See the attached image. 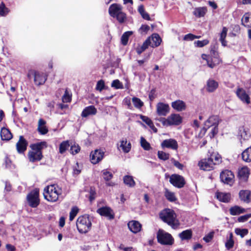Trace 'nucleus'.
Instances as JSON below:
<instances>
[{"label": "nucleus", "instance_id": "f257e3e1", "mask_svg": "<svg viewBox=\"0 0 251 251\" xmlns=\"http://www.w3.org/2000/svg\"><path fill=\"white\" fill-rule=\"evenodd\" d=\"M47 143L42 141L31 144L30 147L31 151L28 153V157L31 162L40 161L43 158L42 150L47 147Z\"/></svg>", "mask_w": 251, "mask_h": 251}, {"label": "nucleus", "instance_id": "f03ea898", "mask_svg": "<svg viewBox=\"0 0 251 251\" xmlns=\"http://www.w3.org/2000/svg\"><path fill=\"white\" fill-rule=\"evenodd\" d=\"M160 219L173 229H177L180 223L176 219V216L174 211L170 209H165L162 210L159 214Z\"/></svg>", "mask_w": 251, "mask_h": 251}, {"label": "nucleus", "instance_id": "7ed1b4c3", "mask_svg": "<svg viewBox=\"0 0 251 251\" xmlns=\"http://www.w3.org/2000/svg\"><path fill=\"white\" fill-rule=\"evenodd\" d=\"M221 162V157L216 153H212L210 157L201 160L199 163L200 168L206 171L214 169V166Z\"/></svg>", "mask_w": 251, "mask_h": 251}, {"label": "nucleus", "instance_id": "20e7f679", "mask_svg": "<svg viewBox=\"0 0 251 251\" xmlns=\"http://www.w3.org/2000/svg\"><path fill=\"white\" fill-rule=\"evenodd\" d=\"M109 15L116 18L120 24L125 23L126 20V14L123 11L122 5L118 3L111 4L108 9Z\"/></svg>", "mask_w": 251, "mask_h": 251}, {"label": "nucleus", "instance_id": "39448f33", "mask_svg": "<svg viewBox=\"0 0 251 251\" xmlns=\"http://www.w3.org/2000/svg\"><path fill=\"white\" fill-rule=\"evenodd\" d=\"M61 193V189L57 185L53 184L45 187L43 195L45 199L48 201L55 202L58 200L59 196Z\"/></svg>", "mask_w": 251, "mask_h": 251}, {"label": "nucleus", "instance_id": "423d86ee", "mask_svg": "<svg viewBox=\"0 0 251 251\" xmlns=\"http://www.w3.org/2000/svg\"><path fill=\"white\" fill-rule=\"evenodd\" d=\"M78 231L80 233H86L91 229V221L88 215H83L79 216L76 222Z\"/></svg>", "mask_w": 251, "mask_h": 251}, {"label": "nucleus", "instance_id": "0eeeda50", "mask_svg": "<svg viewBox=\"0 0 251 251\" xmlns=\"http://www.w3.org/2000/svg\"><path fill=\"white\" fill-rule=\"evenodd\" d=\"M27 76L29 79H31L33 77L34 83L37 86L43 85L48 77V75L46 74L34 70H29L28 72Z\"/></svg>", "mask_w": 251, "mask_h": 251}, {"label": "nucleus", "instance_id": "6e6552de", "mask_svg": "<svg viewBox=\"0 0 251 251\" xmlns=\"http://www.w3.org/2000/svg\"><path fill=\"white\" fill-rule=\"evenodd\" d=\"M158 121L164 126H169L179 125L182 123V118L178 114H171L167 118H160Z\"/></svg>", "mask_w": 251, "mask_h": 251}, {"label": "nucleus", "instance_id": "1a4fd4ad", "mask_svg": "<svg viewBox=\"0 0 251 251\" xmlns=\"http://www.w3.org/2000/svg\"><path fill=\"white\" fill-rule=\"evenodd\" d=\"M201 58L202 59L206 61L207 66L212 69L214 68L222 62L221 59L219 57L218 53L215 50L211 51L210 55L202 54L201 55Z\"/></svg>", "mask_w": 251, "mask_h": 251}, {"label": "nucleus", "instance_id": "9d476101", "mask_svg": "<svg viewBox=\"0 0 251 251\" xmlns=\"http://www.w3.org/2000/svg\"><path fill=\"white\" fill-rule=\"evenodd\" d=\"M39 196V192L37 189L32 191L27 195L26 197L27 201L30 207L35 208L38 206L40 203Z\"/></svg>", "mask_w": 251, "mask_h": 251}, {"label": "nucleus", "instance_id": "9b49d317", "mask_svg": "<svg viewBox=\"0 0 251 251\" xmlns=\"http://www.w3.org/2000/svg\"><path fill=\"white\" fill-rule=\"evenodd\" d=\"M158 242L163 245H172L173 239L171 235L163 230L159 229L157 235Z\"/></svg>", "mask_w": 251, "mask_h": 251}, {"label": "nucleus", "instance_id": "f8f14e48", "mask_svg": "<svg viewBox=\"0 0 251 251\" xmlns=\"http://www.w3.org/2000/svg\"><path fill=\"white\" fill-rule=\"evenodd\" d=\"M170 182L175 187L178 188H181L185 184V181L184 177L177 174H173L170 176Z\"/></svg>", "mask_w": 251, "mask_h": 251}, {"label": "nucleus", "instance_id": "ddd939ff", "mask_svg": "<svg viewBox=\"0 0 251 251\" xmlns=\"http://www.w3.org/2000/svg\"><path fill=\"white\" fill-rule=\"evenodd\" d=\"M234 177V176L232 172L228 170L223 171L220 174L221 181L227 184H232Z\"/></svg>", "mask_w": 251, "mask_h": 251}, {"label": "nucleus", "instance_id": "4468645a", "mask_svg": "<svg viewBox=\"0 0 251 251\" xmlns=\"http://www.w3.org/2000/svg\"><path fill=\"white\" fill-rule=\"evenodd\" d=\"M156 113L159 116H166L170 112V107L168 104L159 102L157 103Z\"/></svg>", "mask_w": 251, "mask_h": 251}, {"label": "nucleus", "instance_id": "2eb2a0df", "mask_svg": "<svg viewBox=\"0 0 251 251\" xmlns=\"http://www.w3.org/2000/svg\"><path fill=\"white\" fill-rule=\"evenodd\" d=\"M104 155V152L100 150H96L92 151L90 157L92 163L96 164L101 161Z\"/></svg>", "mask_w": 251, "mask_h": 251}, {"label": "nucleus", "instance_id": "dca6fc26", "mask_svg": "<svg viewBox=\"0 0 251 251\" xmlns=\"http://www.w3.org/2000/svg\"><path fill=\"white\" fill-rule=\"evenodd\" d=\"M236 94L238 98L244 103L249 104L251 103L250 98L245 90L241 88L237 89Z\"/></svg>", "mask_w": 251, "mask_h": 251}, {"label": "nucleus", "instance_id": "f3484780", "mask_svg": "<svg viewBox=\"0 0 251 251\" xmlns=\"http://www.w3.org/2000/svg\"><path fill=\"white\" fill-rule=\"evenodd\" d=\"M163 148H167L174 150H176L178 148V144L176 141L174 139H169L164 140L161 143Z\"/></svg>", "mask_w": 251, "mask_h": 251}, {"label": "nucleus", "instance_id": "a211bd4d", "mask_svg": "<svg viewBox=\"0 0 251 251\" xmlns=\"http://www.w3.org/2000/svg\"><path fill=\"white\" fill-rule=\"evenodd\" d=\"M27 142L23 136H20L18 142L16 144V148L20 153L24 152L26 150Z\"/></svg>", "mask_w": 251, "mask_h": 251}, {"label": "nucleus", "instance_id": "6ab92c4d", "mask_svg": "<svg viewBox=\"0 0 251 251\" xmlns=\"http://www.w3.org/2000/svg\"><path fill=\"white\" fill-rule=\"evenodd\" d=\"M97 112V110L93 105L86 107L82 111L81 116L82 117L86 118L88 116L94 115Z\"/></svg>", "mask_w": 251, "mask_h": 251}, {"label": "nucleus", "instance_id": "aec40b11", "mask_svg": "<svg viewBox=\"0 0 251 251\" xmlns=\"http://www.w3.org/2000/svg\"><path fill=\"white\" fill-rule=\"evenodd\" d=\"M239 196L240 200L246 203L251 201V192L249 190H242L239 192Z\"/></svg>", "mask_w": 251, "mask_h": 251}, {"label": "nucleus", "instance_id": "412c9836", "mask_svg": "<svg viewBox=\"0 0 251 251\" xmlns=\"http://www.w3.org/2000/svg\"><path fill=\"white\" fill-rule=\"evenodd\" d=\"M129 230L134 233L139 232L141 229V224L136 221H131L127 224Z\"/></svg>", "mask_w": 251, "mask_h": 251}, {"label": "nucleus", "instance_id": "4be33fe9", "mask_svg": "<svg viewBox=\"0 0 251 251\" xmlns=\"http://www.w3.org/2000/svg\"><path fill=\"white\" fill-rule=\"evenodd\" d=\"M97 212L100 215L109 218L110 219L114 218L112 214V210L108 207H102L97 210Z\"/></svg>", "mask_w": 251, "mask_h": 251}, {"label": "nucleus", "instance_id": "5701e85b", "mask_svg": "<svg viewBox=\"0 0 251 251\" xmlns=\"http://www.w3.org/2000/svg\"><path fill=\"white\" fill-rule=\"evenodd\" d=\"M218 86L217 81L213 79H209L206 82V90L207 92L212 93L217 89Z\"/></svg>", "mask_w": 251, "mask_h": 251}, {"label": "nucleus", "instance_id": "b1692460", "mask_svg": "<svg viewBox=\"0 0 251 251\" xmlns=\"http://www.w3.org/2000/svg\"><path fill=\"white\" fill-rule=\"evenodd\" d=\"M219 121V117L217 116H211L205 122V127L209 128L211 126H218Z\"/></svg>", "mask_w": 251, "mask_h": 251}, {"label": "nucleus", "instance_id": "393cba45", "mask_svg": "<svg viewBox=\"0 0 251 251\" xmlns=\"http://www.w3.org/2000/svg\"><path fill=\"white\" fill-rule=\"evenodd\" d=\"M46 122L42 119H40L38 121L37 131L41 135L47 134L48 131V128L46 126Z\"/></svg>", "mask_w": 251, "mask_h": 251}, {"label": "nucleus", "instance_id": "a878e982", "mask_svg": "<svg viewBox=\"0 0 251 251\" xmlns=\"http://www.w3.org/2000/svg\"><path fill=\"white\" fill-rule=\"evenodd\" d=\"M172 107L177 111H182L186 109L185 103L181 100H176L171 103Z\"/></svg>", "mask_w": 251, "mask_h": 251}, {"label": "nucleus", "instance_id": "bb28decb", "mask_svg": "<svg viewBox=\"0 0 251 251\" xmlns=\"http://www.w3.org/2000/svg\"><path fill=\"white\" fill-rule=\"evenodd\" d=\"M147 39H150V46L152 48L158 47L161 42V39L157 34H153L151 37Z\"/></svg>", "mask_w": 251, "mask_h": 251}, {"label": "nucleus", "instance_id": "cd10ccee", "mask_svg": "<svg viewBox=\"0 0 251 251\" xmlns=\"http://www.w3.org/2000/svg\"><path fill=\"white\" fill-rule=\"evenodd\" d=\"M249 169L247 167H244L239 170L238 176L243 181H246L249 175Z\"/></svg>", "mask_w": 251, "mask_h": 251}, {"label": "nucleus", "instance_id": "c85d7f7f", "mask_svg": "<svg viewBox=\"0 0 251 251\" xmlns=\"http://www.w3.org/2000/svg\"><path fill=\"white\" fill-rule=\"evenodd\" d=\"M217 199L224 202H228L231 198L230 194L228 193L217 192L216 193Z\"/></svg>", "mask_w": 251, "mask_h": 251}, {"label": "nucleus", "instance_id": "c756f323", "mask_svg": "<svg viewBox=\"0 0 251 251\" xmlns=\"http://www.w3.org/2000/svg\"><path fill=\"white\" fill-rule=\"evenodd\" d=\"M0 136L2 140L8 141L12 138V134L9 129L3 127L1 129Z\"/></svg>", "mask_w": 251, "mask_h": 251}, {"label": "nucleus", "instance_id": "7c9ffc66", "mask_svg": "<svg viewBox=\"0 0 251 251\" xmlns=\"http://www.w3.org/2000/svg\"><path fill=\"white\" fill-rule=\"evenodd\" d=\"M207 12V8L206 7H200L195 8L193 12L194 15L197 18L203 17Z\"/></svg>", "mask_w": 251, "mask_h": 251}, {"label": "nucleus", "instance_id": "2f4dec72", "mask_svg": "<svg viewBox=\"0 0 251 251\" xmlns=\"http://www.w3.org/2000/svg\"><path fill=\"white\" fill-rule=\"evenodd\" d=\"M150 39H147L141 46H138L136 49V51L138 54H141L150 46Z\"/></svg>", "mask_w": 251, "mask_h": 251}, {"label": "nucleus", "instance_id": "473e14b6", "mask_svg": "<svg viewBox=\"0 0 251 251\" xmlns=\"http://www.w3.org/2000/svg\"><path fill=\"white\" fill-rule=\"evenodd\" d=\"M242 157L244 161L251 162V147L248 148L242 152Z\"/></svg>", "mask_w": 251, "mask_h": 251}, {"label": "nucleus", "instance_id": "72a5a7b5", "mask_svg": "<svg viewBox=\"0 0 251 251\" xmlns=\"http://www.w3.org/2000/svg\"><path fill=\"white\" fill-rule=\"evenodd\" d=\"M245 211L246 210L244 208L237 205L231 207L229 209L230 213L232 215H239L245 212Z\"/></svg>", "mask_w": 251, "mask_h": 251}, {"label": "nucleus", "instance_id": "f704fd0d", "mask_svg": "<svg viewBox=\"0 0 251 251\" xmlns=\"http://www.w3.org/2000/svg\"><path fill=\"white\" fill-rule=\"evenodd\" d=\"M242 24L247 27H251V17L249 13H246L242 19Z\"/></svg>", "mask_w": 251, "mask_h": 251}, {"label": "nucleus", "instance_id": "c9c22d12", "mask_svg": "<svg viewBox=\"0 0 251 251\" xmlns=\"http://www.w3.org/2000/svg\"><path fill=\"white\" fill-rule=\"evenodd\" d=\"M120 147L124 152L127 153L130 151L131 145L130 143H127L126 139H125L121 141Z\"/></svg>", "mask_w": 251, "mask_h": 251}, {"label": "nucleus", "instance_id": "e433bc0d", "mask_svg": "<svg viewBox=\"0 0 251 251\" xmlns=\"http://www.w3.org/2000/svg\"><path fill=\"white\" fill-rule=\"evenodd\" d=\"M192 232L191 230H185L179 234V237L182 240H188L192 238Z\"/></svg>", "mask_w": 251, "mask_h": 251}, {"label": "nucleus", "instance_id": "4c0bfd02", "mask_svg": "<svg viewBox=\"0 0 251 251\" xmlns=\"http://www.w3.org/2000/svg\"><path fill=\"white\" fill-rule=\"evenodd\" d=\"M70 144L69 141H64L59 145V152L61 154L64 153L69 148Z\"/></svg>", "mask_w": 251, "mask_h": 251}, {"label": "nucleus", "instance_id": "58836bf2", "mask_svg": "<svg viewBox=\"0 0 251 251\" xmlns=\"http://www.w3.org/2000/svg\"><path fill=\"white\" fill-rule=\"evenodd\" d=\"M123 180L125 184L129 187H132L135 185V182L132 176H126L124 177Z\"/></svg>", "mask_w": 251, "mask_h": 251}, {"label": "nucleus", "instance_id": "ea45409f", "mask_svg": "<svg viewBox=\"0 0 251 251\" xmlns=\"http://www.w3.org/2000/svg\"><path fill=\"white\" fill-rule=\"evenodd\" d=\"M141 119L146 124H147L150 128H151L152 130H153L155 132L157 131V129L155 127L153 122L148 117L141 115Z\"/></svg>", "mask_w": 251, "mask_h": 251}, {"label": "nucleus", "instance_id": "a19ab883", "mask_svg": "<svg viewBox=\"0 0 251 251\" xmlns=\"http://www.w3.org/2000/svg\"><path fill=\"white\" fill-rule=\"evenodd\" d=\"M133 34V32L131 31H128L125 32L122 35L121 37V43L125 46L127 45L129 37Z\"/></svg>", "mask_w": 251, "mask_h": 251}, {"label": "nucleus", "instance_id": "79ce46f5", "mask_svg": "<svg viewBox=\"0 0 251 251\" xmlns=\"http://www.w3.org/2000/svg\"><path fill=\"white\" fill-rule=\"evenodd\" d=\"M138 11L143 19L148 21L151 20L150 15L147 12L145 11L144 6L143 5H141L138 7Z\"/></svg>", "mask_w": 251, "mask_h": 251}, {"label": "nucleus", "instance_id": "37998d69", "mask_svg": "<svg viewBox=\"0 0 251 251\" xmlns=\"http://www.w3.org/2000/svg\"><path fill=\"white\" fill-rule=\"evenodd\" d=\"M227 32V29L226 27H224L220 34V41H221L223 46H226V41L225 39L226 36Z\"/></svg>", "mask_w": 251, "mask_h": 251}, {"label": "nucleus", "instance_id": "c03bdc74", "mask_svg": "<svg viewBox=\"0 0 251 251\" xmlns=\"http://www.w3.org/2000/svg\"><path fill=\"white\" fill-rule=\"evenodd\" d=\"M63 102H69L72 100V94L69 92L67 89L65 91V93L62 97Z\"/></svg>", "mask_w": 251, "mask_h": 251}, {"label": "nucleus", "instance_id": "a18cd8bd", "mask_svg": "<svg viewBox=\"0 0 251 251\" xmlns=\"http://www.w3.org/2000/svg\"><path fill=\"white\" fill-rule=\"evenodd\" d=\"M165 196L170 201H175L176 199L174 193L171 192L167 189H166L165 192Z\"/></svg>", "mask_w": 251, "mask_h": 251}, {"label": "nucleus", "instance_id": "49530a36", "mask_svg": "<svg viewBox=\"0 0 251 251\" xmlns=\"http://www.w3.org/2000/svg\"><path fill=\"white\" fill-rule=\"evenodd\" d=\"M234 243V242L233 240V234L232 233H230L229 238L225 244L227 250H229L233 247Z\"/></svg>", "mask_w": 251, "mask_h": 251}, {"label": "nucleus", "instance_id": "de8ad7c7", "mask_svg": "<svg viewBox=\"0 0 251 251\" xmlns=\"http://www.w3.org/2000/svg\"><path fill=\"white\" fill-rule=\"evenodd\" d=\"M141 147L146 151H149L151 149V145L149 142H148L146 140L142 137L141 138Z\"/></svg>", "mask_w": 251, "mask_h": 251}, {"label": "nucleus", "instance_id": "09e8293b", "mask_svg": "<svg viewBox=\"0 0 251 251\" xmlns=\"http://www.w3.org/2000/svg\"><path fill=\"white\" fill-rule=\"evenodd\" d=\"M132 102L134 106L137 108H140L143 106L144 103L141 100L136 97H133L132 99Z\"/></svg>", "mask_w": 251, "mask_h": 251}, {"label": "nucleus", "instance_id": "8fccbe9b", "mask_svg": "<svg viewBox=\"0 0 251 251\" xmlns=\"http://www.w3.org/2000/svg\"><path fill=\"white\" fill-rule=\"evenodd\" d=\"M9 9L5 7L3 2L0 4V16H5L9 13Z\"/></svg>", "mask_w": 251, "mask_h": 251}, {"label": "nucleus", "instance_id": "3c124183", "mask_svg": "<svg viewBox=\"0 0 251 251\" xmlns=\"http://www.w3.org/2000/svg\"><path fill=\"white\" fill-rule=\"evenodd\" d=\"M101 173L104 179L106 181L110 180L113 177L112 174L107 170H103Z\"/></svg>", "mask_w": 251, "mask_h": 251}, {"label": "nucleus", "instance_id": "603ef678", "mask_svg": "<svg viewBox=\"0 0 251 251\" xmlns=\"http://www.w3.org/2000/svg\"><path fill=\"white\" fill-rule=\"evenodd\" d=\"M78 212V208L76 206L73 207L70 212L69 220L71 221H73Z\"/></svg>", "mask_w": 251, "mask_h": 251}, {"label": "nucleus", "instance_id": "864d4df0", "mask_svg": "<svg viewBox=\"0 0 251 251\" xmlns=\"http://www.w3.org/2000/svg\"><path fill=\"white\" fill-rule=\"evenodd\" d=\"M158 157L163 160H167L169 158L170 154L163 151H158L157 152Z\"/></svg>", "mask_w": 251, "mask_h": 251}, {"label": "nucleus", "instance_id": "5fc2aeb1", "mask_svg": "<svg viewBox=\"0 0 251 251\" xmlns=\"http://www.w3.org/2000/svg\"><path fill=\"white\" fill-rule=\"evenodd\" d=\"M235 232L237 235H240L242 238H243L245 235L248 233V230L247 229L236 228Z\"/></svg>", "mask_w": 251, "mask_h": 251}, {"label": "nucleus", "instance_id": "6e6d98bb", "mask_svg": "<svg viewBox=\"0 0 251 251\" xmlns=\"http://www.w3.org/2000/svg\"><path fill=\"white\" fill-rule=\"evenodd\" d=\"M80 150V148L78 145H72L70 149V153L73 155L77 154Z\"/></svg>", "mask_w": 251, "mask_h": 251}, {"label": "nucleus", "instance_id": "4d7b16f0", "mask_svg": "<svg viewBox=\"0 0 251 251\" xmlns=\"http://www.w3.org/2000/svg\"><path fill=\"white\" fill-rule=\"evenodd\" d=\"M209 41L205 39L202 41H197L194 42V44L195 46L197 47H203V46L207 45L209 43Z\"/></svg>", "mask_w": 251, "mask_h": 251}, {"label": "nucleus", "instance_id": "13d9d810", "mask_svg": "<svg viewBox=\"0 0 251 251\" xmlns=\"http://www.w3.org/2000/svg\"><path fill=\"white\" fill-rule=\"evenodd\" d=\"M111 86L116 89L123 88V84L118 79L113 80L112 82Z\"/></svg>", "mask_w": 251, "mask_h": 251}, {"label": "nucleus", "instance_id": "bf43d9fd", "mask_svg": "<svg viewBox=\"0 0 251 251\" xmlns=\"http://www.w3.org/2000/svg\"><path fill=\"white\" fill-rule=\"evenodd\" d=\"M104 87L105 84L104 81L103 80H100L98 81L96 89L97 90L101 91L104 88Z\"/></svg>", "mask_w": 251, "mask_h": 251}, {"label": "nucleus", "instance_id": "052dcab7", "mask_svg": "<svg viewBox=\"0 0 251 251\" xmlns=\"http://www.w3.org/2000/svg\"><path fill=\"white\" fill-rule=\"evenodd\" d=\"M214 232L213 231L209 232L207 235H205L203 238V240L206 242L208 243L212 240L214 237Z\"/></svg>", "mask_w": 251, "mask_h": 251}, {"label": "nucleus", "instance_id": "680f3d73", "mask_svg": "<svg viewBox=\"0 0 251 251\" xmlns=\"http://www.w3.org/2000/svg\"><path fill=\"white\" fill-rule=\"evenodd\" d=\"M172 162L174 164V166L179 169V170H182L183 168V164L179 163L178 161L175 160L174 159H172Z\"/></svg>", "mask_w": 251, "mask_h": 251}, {"label": "nucleus", "instance_id": "e2e57ef3", "mask_svg": "<svg viewBox=\"0 0 251 251\" xmlns=\"http://www.w3.org/2000/svg\"><path fill=\"white\" fill-rule=\"evenodd\" d=\"M251 217V214H247L240 216L238 218V220L240 222H244L247 221Z\"/></svg>", "mask_w": 251, "mask_h": 251}, {"label": "nucleus", "instance_id": "0e129e2a", "mask_svg": "<svg viewBox=\"0 0 251 251\" xmlns=\"http://www.w3.org/2000/svg\"><path fill=\"white\" fill-rule=\"evenodd\" d=\"M150 29V27L148 25H142L139 29L141 33H146Z\"/></svg>", "mask_w": 251, "mask_h": 251}, {"label": "nucleus", "instance_id": "69168bd1", "mask_svg": "<svg viewBox=\"0 0 251 251\" xmlns=\"http://www.w3.org/2000/svg\"><path fill=\"white\" fill-rule=\"evenodd\" d=\"M195 35L191 33L186 34L184 36L183 39L186 41H192L195 39Z\"/></svg>", "mask_w": 251, "mask_h": 251}, {"label": "nucleus", "instance_id": "338daca9", "mask_svg": "<svg viewBox=\"0 0 251 251\" xmlns=\"http://www.w3.org/2000/svg\"><path fill=\"white\" fill-rule=\"evenodd\" d=\"M11 161L10 159L8 158L7 157H6L5 158V167L7 168H9L11 167Z\"/></svg>", "mask_w": 251, "mask_h": 251}, {"label": "nucleus", "instance_id": "774afa93", "mask_svg": "<svg viewBox=\"0 0 251 251\" xmlns=\"http://www.w3.org/2000/svg\"><path fill=\"white\" fill-rule=\"evenodd\" d=\"M6 248L8 251H15V248L12 245L7 244L6 245Z\"/></svg>", "mask_w": 251, "mask_h": 251}]
</instances>
